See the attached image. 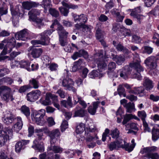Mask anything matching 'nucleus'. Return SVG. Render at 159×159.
I'll list each match as a JSON object with an SVG mask.
<instances>
[{"instance_id": "1", "label": "nucleus", "mask_w": 159, "mask_h": 159, "mask_svg": "<svg viewBox=\"0 0 159 159\" xmlns=\"http://www.w3.org/2000/svg\"><path fill=\"white\" fill-rule=\"evenodd\" d=\"M3 117L2 120L3 122L7 125L10 124L15 121L16 122L13 126V129L16 132L18 133L21 129L23 123L22 119L20 117H16L15 116L8 110H6L3 112Z\"/></svg>"}, {"instance_id": "2", "label": "nucleus", "mask_w": 159, "mask_h": 159, "mask_svg": "<svg viewBox=\"0 0 159 159\" xmlns=\"http://www.w3.org/2000/svg\"><path fill=\"white\" fill-rule=\"evenodd\" d=\"M158 148L155 146L141 148L140 152L142 154H145L144 157L148 159H159V155L157 153H153L156 152Z\"/></svg>"}, {"instance_id": "3", "label": "nucleus", "mask_w": 159, "mask_h": 159, "mask_svg": "<svg viewBox=\"0 0 159 159\" xmlns=\"http://www.w3.org/2000/svg\"><path fill=\"white\" fill-rule=\"evenodd\" d=\"M45 114V111L44 109L34 111L31 114V118L37 125L42 126L45 122L44 118Z\"/></svg>"}, {"instance_id": "4", "label": "nucleus", "mask_w": 159, "mask_h": 159, "mask_svg": "<svg viewBox=\"0 0 159 159\" xmlns=\"http://www.w3.org/2000/svg\"><path fill=\"white\" fill-rule=\"evenodd\" d=\"M140 59L139 58V56L138 54H136L134 58L133 62L130 63L129 65L131 67L134 68L136 70L137 72L134 74V76L137 78L138 80H141V76L140 73L143 71L144 70L143 68L140 65Z\"/></svg>"}, {"instance_id": "5", "label": "nucleus", "mask_w": 159, "mask_h": 159, "mask_svg": "<svg viewBox=\"0 0 159 159\" xmlns=\"http://www.w3.org/2000/svg\"><path fill=\"white\" fill-rule=\"evenodd\" d=\"M12 130L8 128H5L0 132V146L4 145L8 139L12 136Z\"/></svg>"}, {"instance_id": "6", "label": "nucleus", "mask_w": 159, "mask_h": 159, "mask_svg": "<svg viewBox=\"0 0 159 159\" xmlns=\"http://www.w3.org/2000/svg\"><path fill=\"white\" fill-rule=\"evenodd\" d=\"M60 83L67 90H72L74 93L76 92V89L73 87L74 82L71 79L67 78L62 80H60Z\"/></svg>"}, {"instance_id": "7", "label": "nucleus", "mask_w": 159, "mask_h": 159, "mask_svg": "<svg viewBox=\"0 0 159 159\" xmlns=\"http://www.w3.org/2000/svg\"><path fill=\"white\" fill-rule=\"evenodd\" d=\"M96 130V128L94 127L93 128L89 127V128L86 127L85 128V125L82 123H78L76 126L75 132L77 134H80L82 133L84 130H85V132L86 131H89L94 132Z\"/></svg>"}, {"instance_id": "8", "label": "nucleus", "mask_w": 159, "mask_h": 159, "mask_svg": "<svg viewBox=\"0 0 159 159\" xmlns=\"http://www.w3.org/2000/svg\"><path fill=\"white\" fill-rule=\"evenodd\" d=\"M94 61L97 64L99 68L103 69L107 66V65L103 61V54L100 52L95 55Z\"/></svg>"}, {"instance_id": "9", "label": "nucleus", "mask_w": 159, "mask_h": 159, "mask_svg": "<svg viewBox=\"0 0 159 159\" xmlns=\"http://www.w3.org/2000/svg\"><path fill=\"white\" fill-rule=\"evenodd\" d=\"M6 87L4 93L1 97L2 99L6 102H8L9 101H12L14 100V98L11 93V89L10 88L6 86Z\"/></svg>"}, {"instance_id": "10", "label": "nucleus", "mask_w": 159, "mask_h": 159, "mask_svg": "<svg viewBox=\"0 0 159 159\" xmlns=\"http://www.w3.org/2000/svg\"><path fill=\"white\" fill-rule=\"evenodd\" d=\"M100 27V25L99 24H97L96 27L97 29L96 31V37L99 40V41L101 42V44L105 48L107 47V45L105 41L103 39L104 37V33L102 32Z\"/></svg>"}, {"instance_id": "11", "label": "nucleus", "mask_w": 159, "mask_h": 159, "mask_svg": "<svg viewBox=\"0 0 159 159\" xmlns=\"http://www.w3.org/2000/svg\"><path fill=\"white\" fill-rule=\"evenodd\" d=\"M41 94V92L39 90L33 91L27 94V99L30 102H34L39 98Z\"/></svg>"}, {"instance_id": "12", "label": "nucleus", "mask_w": 159, "mask_h": 159, "mask_svg": "<svg viewBox=\"0 0 159 159\" xmlns=\"http://www.w3.org/2000/svg\"><path fill=\"white\" fill-rule=\"evenodd\" d=\"M15 37L18 39L26 41L30 38V35L28 30L24 29L17 32L15 34Z\"/></svg>"}, {"instance_id": "13", "label": "nucleus", "mask_w": 159, "mask_h": 159, "mask_svg": "<svg viewBox=\"0 0 159 159\" xmlns=\"http://www.w3.org/2000/svg\"><path fill=\"white\" fill-rule=\"evenodd\" d=\"M54 31L52 29L47 30L39 34L41 36L40 39L43 40L46 44H47V45L49 44L50 42V39L49 36L52 34Z\"/></svg>"}, {"instance_id": "14", "label": "nucleus", "mask_w": 159, "mask_h": 159, "mask_svg": "<svg viewBox=\"0 0 159 159\" xmlns=\"http://www.w3.org/2000/svg\"><path fill=\"white\" fill-rule=\"evenodd\" d=\"M156 59L153 56L147 58L144 61V63L151 69H154L157 66Z\"/></svg>"}, {"instance_id": "15", "label": "nucleus", "mask_w": 159, "mask_h": 159, "mask_svg": "<svg viewBox=\"0 0 159 159\" xmlns=\"http://www.w3.org/2000/svg\"><path fill=\"white\" fill-rule=\"evenodd\" d=\"M60 135V133L59 129H56L52 130L49 132V137H50V143L54 144L56 142L57 139Z\"/></svg>"}, {"instance_id": "16", "label": "nucleus", "mask_w": 159, "mask_h": 159, "mask_svg": "<svg viewBox=\"0 0 159 159\" xmlns=\"http://www.w3.org/2000/svg\"><path fill=\"white\" fill-rule=\"evenodd\" d=\"M2 42L5 43V46L7 48L9 51L12 50V49L15 47L16 44V40L14 37L4 39L2 41Z\"/></svg>"}, {"instance_id": "17", "label": "nucleus", "mask_w": 159, "mask_h": 159, "mask_svg": "<svg viewBox=\"0 0 159 159\" xmlns=\"http://www.w3.org/2000/svg\"><path fill=\"white\" fill-rule=\"evenodd\" d=\"M28 51H31L30 54L34 58H39L43 53V50L41 48H36L30 47L28 48Z\"/></svg>"}, {"instance_id": "18", "label": "nucleus", "mask_w": 159, "mask_h": 159, "mask_svg": "<svg viewBox=\"0 0 159 159\" xmlns=\"http://www.w3.org/2000/svg\"><path fill=\"white\" fill-rule=\"evenodd\" d=\"M30 142L29 140H21L17 143L15 145V151L17 152H19L21 150L24 149L25 146Z\"/></svg>"}, {"instance_id": "19", "label": "nucleus", "mask_w": 159, "mask_h": 159, "mask_svg": "<svg viewBox=\"0 0 159 159\" xmlns=\"http://www.w3.org/2000/svg\"><path fill=\"white\" fill-rule=\"evenodd\" d=\"M72 16L74 19V20L75 22L78 21L83 24L85 23L88 20L87 16L83 14L80 15H77L75 14L72 13Z\"/></svg>"}, {"instance_id": "20", "label": "nucleus", "mask_w": 159, "mask_h": 159, "mask_svg": "<svg viewBox=\"0 0 159 159\" xmlns=\"http://www.w3.org/2000/svg\"><path fill=\"white\" fill-rule=\"evenodd\" d=\"M32 147L35 150L40 152H43L44 150L43 143L42 142H39L37 139L34 140L33 141V144Z\"/></svg>"}, {"instance_id": "21", "label": "nucleus", "mask_w": 159, "mask_h": 159, "mask_svg": "<svg viewBox=\"0 0 159 159\" xmlns=\"http://www.w3.org/2000/svg\"><path fill=\"white\" fill-rule=\"evenodd\" d=\"M57 30L58 31L59 37H64L66 38H67L68 33L64 30V27L61 25H58Z\"/></svg>"}, {"instance_id": "22", "label": "nucleus", "mask_w": 159, "mask_h": 159, "mask_svg": "<svg viewBox=\"0 0 159 159\" xmlns=\"http://www.w3.org/2000/svg\"><path fill=\"white\" fill-rule=\"evenodd\" d=\"M38 5V3L33 2H25L22 3L24 8L28 10H30L31 8L37 7Z\"/></svg>"}, {"instance_id": "23", "label": "nucleus", "mask_w": 159, "mask_h": 159, "mask_svg": "<svg viewBox=\"0 0 159 159\" xmlns=\"http://www.w3.org/2000/svg\"><path fill=\"white\" fill-rule=\"evenodd\" d=\"M40 14V11L39 10L35 9H32L29 11L28 15L29 16V20H30L36 18V16L39 15Z\"/></svg>"}, {"instance_id": "24", "label": "nucleus", "mask_w": 159, "mask_h": 159, "mask_svg": "<svg viewBox=\"0 0 159 159\" xmlns=\"http://www.w3.org/2000/svg\"><path fill=\"white\" fill-rule=\"evenodd\" d=\"M124 107L126 109V112L129 113H131L135 111L134 104L133 103L129 102L127 103L124 104Z\"/></svg>"}, {"instance_id": "25", "label": "nucleus", "mask_w": 159, "mask_h": 159, "mask_svg": "<svg viewBox=\"0 0 159 159\" xmlns=\"http://www.w3.org/2000/svg\"><path fill=\"white\" fill-rule=\"evenodd\" d=\"M143 85L145 87L147 90H150L153 88V86L152 81L147 77L144 78Z\"/></svg>"}, {"instance_id": "26", "label": "nucleus", "mask_w": 159, "mask_h": 159, "mask_svg": "<svg viewBox=\"0 0 159 159\" xmlns=\"http://www.w3.org/2000/svg\"><path fill=\"white\" fill-rule=\"evenodd\" d=\"M129 67L128 66H125L124 69L122 71L119 70L118 73H119L120 76L124 79L127 78V75L129 74Z\"/></svg>"}, {"instance_id": "27", "label": "nucleus", "mask_w": 159, "mask_h": 159, "mask_svg": "<svg viewBox=\"0 0 159 159\" xmlns=\"http://www.w3.org/2000/svg\"><path fill=\"white\" fill-rule=\"evenodd\" d=\"M123 117L124 119L122 122V124L123 125L126 124L131 119H136L137 118L134 115H133L131 114H126L124 115Z\"/></svg>"}, {"instance_id": "28", "label": "nucleus", "mask_w": 159, "mask_h": 159, "mask_svg": "<svg viewBox=\"0 0 159 159\" xmlns=\"http://www.w3.org/2000/svg\"><path fill=\"white\" fill-rule=\"evenodd\" d=\"M144 90V88L143 87H134L133 89L129 90V92L130 93L139 94L143 93Z\"/></svg>"}, {"instance_id": "29", "label": "nucleus", "mask_w": 159, "mask_h": 159, "mask_svg": "<svg viewBox=\"0 0 159 159\" xmlns=\"http://www.w3.org/2000/svg\"><path fill=\"white\" fill-rule=\"evenodd\" d=\"M99 103V102H93V107L90 106L88 108L89 112L92 115H94Z\"/></svg>"}, {"instance_id": "30", "label": "nucleus", "mask_w": 159, "mask_h": 159, "mask_svg": "<svg viewBox=\"0 0 159 159\" xmlns=\"http://www.w3.org/2000/svg\"><path fill=\"white\" fill-rule=\"evenodd\" d=\"M51 144V146L48 148V151H52L54 153H61L63 151L62 148L57 146L53 145Z\"/></svg>"}, {"instance_id": "31", "label": "nucleus", "mask_w": 159, "mask_h": 159, "mask_svg": "<svg viewBox=\"0 0 159 159\" xmlns=\"http://www.w3.org/2000/svg\"><path fill=\"white\" fill-rule=\"evenodd\" d=\"M31 20L34 22V26L39 29H40L42 26L44 25V23L43 22V20L42 18H36Z\"/></svg>"}, {"instance_id": "32", "label": "nucleus", "mask_w": 159, "mask_h": 159, "mask_svg": "<svg viewBox=\"0 0 159 159\" xmlns=\"http://www.w3.org/2000/svg\"><path fill=\"white\" fill-rule=\"evenodd\" d=\"M84 110L80 108L79 107L77 106L75 108L74 116H79L83 117L84 116Z\"/></svg>"}, {"instance_id": "33", "label": "nucleus", "mask_w": 159, "mask_h": 159, "mask_svg": "<svg viewBox=\"0 0 159 159\" xmlns=\"http://www.w3.org/2000/svg\"><path fill=\"white\" fill-rule=\"evenodd\" d=\"M113 60L119 65H122L125 61V57L121 55H116L115 57L113 58Z\"/></svg>"}, {"instance_id": "34", "label": "nucleus", "mask_w": 159, "mask_h": 159, "mask_svg": "<svg viewBox=\"0 0 159 159\" xmlns=\"http://www.w3.org/2000/svg\"><path fill=\"white\" fill-rule=\"evenodd\" d=\"M8 50L9 49L7 48L5 46L3 50L0 54V61L4 60L8 58L9 57L8 56H4L6 55L7 52L10 53L11 52V51H9Z\"/></svg>"}, {"instance_id": "35", "label": "nucleus", "mask_w": 159, "mask_h": 159, "mask_svg": "<svg viewBox=\"0 0 159 159\" xmlns=\"http://www.w3.org/2000/svg\"><path fill=\"white\" fill-rule=\"evenodd\" d=\"M20 67L21 68H25L28 70L30 71V63L27 61L22 60L19 62Z\"/></svg>"}, {"instance_id": "36", "label": "nucleus", "mask_w": 159, "mask_h": 159, "mask_svg": "<svg viewBox=\"0 0 159 159\" xmlns=\"http://www.w3.org/2000/svg\"><path fill=\"white\" fill-rule=\"evenodd\" d=\"M152 139L155 141L159 138V129L153 128L152 131Z\"/></svg>"}, {"instance_id": "37", "label": "nucleus", "mask_w": 159, "mask_h": 159, "mask_svg": "<svg viewBox=\"0 0 159 159\" xmlns=\"http://www.w3.org/2000/svg\"><path fill=\"white\" fill-rule=\"evenodd\" d=\"M29 83L34 89H38L40 85L39 81L35 79H31L29 80Z\"/></svg>"}, {"instance_id": "38", "label": "nucleus", "mask_w": 159, "mask_h": 159, "mask_svg": "<svg viewBox=\"0 0 159 159\" xmlns=\"http://www.w3.org/2000/svg\"><path fill=\"white\" fill-rule=\"evenodd\" d=\"M89 133H85V136H87L86 140L88 142H91L93 140L97 139H98V137L96 136V134H95L94 136L92 135V133L93 132H89Z\"/></svg>"}, {"instance_id": "39", "label": "nucleus", "mask_w": 159, "mask_h": 159, "mask_svg": "<svg viewBox=\"0 0 159 159\" xmlns=\"http://www.w3.org/2000/svg\"><path fill=\"white\" fill-rule=\"evenodd\" d=\"M124 146L123 148H124L126 151L130 152L132 151L135 146V144H132L130 145L128 143H126L125 141H124Z\"/></svg>"}, {"instance_id": "40", "label": "nucleus", "mask_w": 159, "mask_h": 159, "mask_svg": "<svg viewBox=\"0 0 159 159\" xmlns=\"http://www.w3.org/2000/svg\"><path fill=\"white\" fill-rule=\"evenodd\" d=\"M51 0H43L42 5L43 7L44 12L46 13L48 9L49 8Z\"/></svg>"}, {"instance_id": "41", "label": "nucleus", "mask_w": 159, "mask_h": 159, "mask_svg": "<svg viewBox=\"0 0 159 159\" xmlns=\"http://www.w3.org/2000/svg\"><path fill=\"white\" fill-rule=\"evenodd\" d=\"M49 96V95H48L47 93H46V98L44 100H42L41 99L40 100V102L43 105L45 106L49 105L51 104V102Z\"/></svg>"}, {"instance_id": "42", "label": "nucleus", "mask_w": 159, "mask_h": 159, "mask_svg": "<svg viewBox=\"0 0 159 159\" xmlns=\"http://www.w3.org/2000/svg\"><path fill=\"white\" fill-rule=\"evenodd\" d=\"M49 12L52 16L56 18L57 17L59 16V13L58 11L55 8H49Z\"/></svg>"}, {"instance_id": "43", "label": "nucleus", "mask_w": 159, "mask_h": 159, "mask_svg": "<svg viewBox=\"0 0 159 159\" xmlns=\"http://www.w3.org/2000/svg\"><path fill=\"white\" fill-rule=\"evenodd\" d=\"M32 44L35 47H38L37 46L38 44H41L43 45H47V44L43 41V40H32L31 42Z\"/></svg>"}, {"instance_id": "44", "label": "nucleus", "mask_w": 159, "mask_h": 159, "mask_svg": "<svg viewBox=\"0 0 159 159\" xmlns=\"http://www.w3.org/2000/svg\"><path fill=\"white\" fill-rule=\"evenodd\" d=\"M119 134V131L117 128L111 130L110 133V135L112 138L116 139L118 138Z\"/></svg>"}, {"instance_id": "45", "label": "nucleus", "mask_w": 159, "mask_h": 159, "mask_svg": "<svg viewBox=\"0 0 159 159\" xmlns=\"http://www.w3.org/2000/svg\"><path fill=\"white\" fill-rule=\"evenodd\" d=\"M75 28L77 29H79L81 28L87 29L88 30H90L91 29V26L90 27L88 25H84V24L81 23H77L75 24Z\"/></svg>"}, {"instance_id": "46", "label": "nucleus", "mask_w": 159, "mask_h": 159, "mask_svg": "<svg viewBox=\"0 0 159 159\" xmlns=\"http://www.w3.org/2000/svg\"><path fill=\"white\" fill-rule=\"evenodd\" d=\"M21 110L22 112L26 116H30V112L29 108L28 107L25 105H23L21 107Z\"/></svg>"}, {"instance_id": "47", "label": "nucleus", "mask_w": 159, "mask_h": 159, "mask_svg": "<svg viewBox=\"0 0 159 159\" xmlns=\"http://www.w3.org/2000/svg\"><path fill=\"white\" fill-rule=\"evenodd\" d=\"M31 88L30 85H25L21 86L18 90V92L20 93H23Z\"/></svg>"}, {"instance_id": "48", "label": "nucleus", "mask_w": 159, "mask_h": 159, "mask_svg": "<svg viewBox=\"0 0 159 159\" xmlns=\"http://www.w3.org/2000/svg\"><path fill=\"white\" fill-rule=\"evenodd\" d=\"M130 15L133 16L134 18H136L139 23L140 22L141 20L143 18V15L136 13L135 11H132L130 13Z\"/></svg>"}, {"instance_id": "49", "label": "nucleus", "mask_w": 159, "mask_h": 159, "mask_svg": "<svg viewBox=\"0 0 159 159\" xmlns=\"http://www.w3.org/2000/svg\"><path fill=\"white\" fill-rule=\"evenodd\" d=\"M116 48L118 50L122 51L124 53H127L128 52V49L120 43L118 44L116 46Z\"/></svg>"}, {"instance_id": "50", "label": "nucleus", "mask_w": 159, "mask_h": 159, "mask_svg": "<svg viewBox=\"0 0 159 159\" xmlns=\"http://www.w3.org/2000/svg\"><path fill=\"white\" fill-rule=\"evenodd\" d=\"M117 91L118 93L120 96H123L125 97V89L121 85H120L117 88Z\"/></svg>"}, {"instance_id": "51", "label": "nucleus", "mask_w": 159, "mask_h": 159, "mask_svg": "<svg viewBox=\"0 0 159 159\" xmlns=\"http://www.w3.org/2000/svg\"><path fill=\"white\" fill-rule=\"evenodd\" d=\"M132 37L131 41L132 42L135 43H140L141 39L139 36L136 35H134L132 36Z\"/></svg>"}, {"instance_id": "52", "label": "nucleus", "mask_w": 159, "mask_h": 159, "mask_svg": "<svg viewBox=\"0 0 159 159\" xmlns=\"http://www.w3.org/2000/svg\"><path fill=\"white\" fill-rule=\"evenodd\" d=\"M47 65L49 66L48 68L51 71L56 70L58 67L57 64L55 63H48Z\"/></svg>"}, {"instance_id": "53", "label": "nucleus", "mask_w": 159, "mask_h": 159, "mask_svg": "<svg viewBox=\"0 0 159 159\" xmlns=\"http://www.w3.org/2000/svg\"><path fill=\"white\" fill-rule=\"evenodd\" d=\"M9 72V69L6 68H3L0 69V77L4 76L8 74Z\"/></svg>"}, {"instance_id": "54", "label": "nucleus", "mask_w": 159, "mask_h": 159, "mask_svg": "<svg viewBox=\"0 0 159 159\" xmlns=\"http://www.w3.org/2000/svg\"><path fill=\"white\" fill-rule=\"evenodd\" d=\"M153 42H155L156 44L159 46V34L157 33H154L152 37Z\"/></svg>"}, {"instance_id": "55", "label": "nucleus", "mask_w": 159, "mask_h": 159, "mask_svg": "<svg viewBox=\"0 0 159 159\" xmlns=\"http://www.w3.org/2000/svg\"><path fill=\"white\" fill-rule=\"evenodd\" d=\"M68 122L66 120H63L61 125V131H64L68 128Z\"/></svg>"}, {"instance_id": "56", "label": "nucleus", "mask_w": 159, "mask_h": 159, "mask_svg": "<svg viewBox=\"0 0 159 159\" xmlns=\"http://www.w3.org/2000/svg\"><path fill=\"white\" fill-rule=\"evenodd\" d=\"M138 116L141 118L142 120H145L147 117V114L144 111H139L138 113Z\"/></svg>"}, {"instance_id": "57", "label": "nucleus", "mask_w": 159, "mask_h": 159, "mask_svg": "<svg viewBox=\"0 0 159 159\" xmlns=\"http://www.w3.org/2000/svg\"><path fill=\"white\" fill-rule=\"evenodd\" d=\"M124 141H125L121 139H119L116 141V142L118 148H123V147H124Z\"/></svg>"}, {"instance_id": "58", "label": "nucleus", "mask_w": 159, "mask_h": 159, "mask_svg": "<svg viewBox=\"0 0 159 159\" xmlns=\"http://www.w3.org/2000/svg\"><path fill=\"white\" fill-rule=\"evenodd\" d=\"M59 10L61 14L65 16H67L69 13V10L67 9L62 7H60Z\"/></svg>"}, {"instance_id": "59", "label": "nucleus", "mask_w": 159, "mask_h": 159, "mask_svg": "<svg viewBox=\"0 0 159 159\" xmlns=\"http://www.w3.org/2000/svg\"><path fill=\"white\" fill-rule=\"evenodd\" d=\"M46 119L49 126H52L55 125V123L52 117H49L47 118Z\"/></svg>"}, {"instance_id": "60", "label": "nucleus", "mask_w": 159, "mask_h": 159, "mask_svg": "<svg viewBox=\"0 0 159 159\" xmlns=\"http://www.w3.org/2000/svg\"><path fill=\"white\" fill-rule=\"evenodd\" d=\"M2 82L7 83L8 84H11L13 82V80L10 78L4 77L1 79Z\"/></svg>"}, {"instance_id": "61", "label": "nucleus", "mask_w": 159, "mask_h": 159, "mask_svg": "<svg viewBox=\"0 0 159 159\" xmlns=\"http://www.w3.org/2000/svg\"><path fill=\"white\" fill-rule=\"evenodd\" d=\"M10 9L11 13L13 15H16L19 12L18 6H16L15 9L13 6L11 5Z\"/></svg>"}, {"instance_id": "62", "label": "nucleus", "mask_w": 159, "mask_h": 159, "mask_svg": "<svg viewBox=\"0 0 159 159\" xmlns=\"http://www.w3.org/2000/svg\"><path fill=\"white\" fill-rule=\"evenodd\" d=\"M116 67V64L115 62H111L109 63L108 66V70H113Z\"/></svg>"}, {"instance_id": "63", "label": "nucleus", "mask_w": 159, "mask_h": 159, "mask_svg": "<svg viewBox=\"0 0 159 159\" xmlns=\"http://www.w3.org/2000/svg\"><path fill=\"white\" fill-rule=\"evenodd\" d=\"M98 72L96 70H94L92 71L88 75L89 78H94L96 76H98Z\"/></svg>"}, {"instance_id": "64", "label": "nucleus", "mask_w": 159, "mask_h": 159, "mask_svg": "<svg viewBox=\"0 0 159 159\" xmlns=\"http://www.w3.org/2000/svg\"><path fill=\"white\" fill-rule=\"evenodd\" d=\"M116 17L117 21L121 22L124 19L125 17V16L123 13L120 14V13L119 14V15H118V16H116Z\"/></svg>"}]
</instances>
